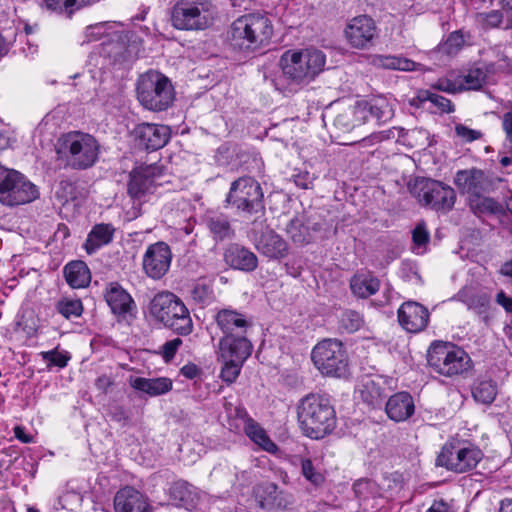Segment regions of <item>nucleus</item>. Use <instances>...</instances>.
<instances>
[{
	"label": "nucleus",
	"mask_w": 512,
	"mask_h": 512,
	"mask_svg": "<svg viewBox=\"0 0 512 512\" xmlns=\"http://www.w3.org/2000/svg\"><path fill=\"white\" fill-rule=\"evenodd\" d=\"M134 132L138 147L145 150H158L170 138V130L165 125L142 123L135 128Z\"/></svg>",
	"instance_id": "nucleus-21"
},
{
	"label": "nucleus",
	"mask_w": 512,
	"mask_h": 512,
	"mask_svg": "<svg viewBox=\"0 0 512 512\" xmlns=\"http://www.w3.org/2000/svg\"><path fill=\"white\" fill-rule=\"evenodd\" d=\"M254 246L263 256L279 260L287 256V242L274 230L268 227L263 230L260 235L257 234L256 228L252 229Z\"/></svg>",
	"instance_id": "nucleus-18"
},
{
	"label": "nucleus",
	"mask_w": 512,
	"mask_h": 512,
	"mask_svg": "<svg viewBox=\"0 0 512 512\" xmlns=\"http://www.w3.org/2000/svg\"><path fill=\"white\" fill-rule=\"evenodd\" d=\"M169 495L177 507H183L186 510L194 509L199 500L196 488L183 480L176 481L171 485Z\"/></svg>",
	"instance_id": "nucleus-28"
},
{
	"label": "nucleus",
	"mask_w": 512,
	"mask_h": 512,
	"mask_svg": "<svg viewBox=\"0 0 512 512\" xmlns=\"http://www.w3.org/2000/svg\"><path fill=\"white\" fill-rule=\"evenodd\" d=\"M216 9L210 0H179L171 11V24L183 31H201L213 24Z\"/></svg>",
	"instance_id": "nucleus-8"
},
{
	"label": "nucleus",
	"mask_w": 512,
	"mask_h": 512,
	"mask_svg": "<svg viewBox=\"0 0 512 512\" xmlns=\"http://www.w3.org/2000/svg\"><path fill=\"white\" fill-rule=\"evenodd\" d=\"M57 153L72 169L85 170L91 168L98 161L100 144L89 133L70 131L60 137Z\"/></svg>",
	"instance_id": "nucleus-5"
},
{
	"label": "nucleus",
	"mask_w": 512,
	"mask_h": 512,
	"mask_svg": "<svg viewBox=\"0 0 512 512\" xmlns=\"http://www.w3.org/2000/svg\"><path fill=\"white\" fill-rule=\"evenodd\" d=\"M114 509L115 512H152L146 497L129 486L116 493Z\"/></svg>",
	"instance_id": "nucleus-25"
},
{
	"label": "nucleus",
	"mask_w": 512,
	"mask_h": 512,
	"mask_svg": "<svg viewBox=\"0 0 512 512\" xmlns=\"http://www.w3.org/2000/svg\"><path fill=\"white\" fill-rule=\"evenodd\" d=\"M40 355L44 361L48 362V368L52 366L64 368L70 360L68 352H59L57 348L50 351H43Z\"/></svg>",
	"instance_id": "nucleus-48"
},
{
	"label": "nucleus",
	"mask_w": 512,
	"mask_h": 512,
	"mask_svg": "<svg viewBox=\"0 0 512 512\" xmlns=\"http://www.w3.org/2000/svg\"><path fill=\"white\" fill-rule=\"evenodd\" d=\"M301 473L307 481L315 486L324 482L323 475L316 469L310 458L301 459Z\"/></svg>",
	"instance_id": "nucleus-47"
},
{
	"label": "nucleus",
	"mask_w": 512,
	"mask_h": 512,
	"mask_svg": "<svg viewBox=\"0 0 512 512\" xmlns=\"http://www.w3.org/2000/svg\"><path fill=\"white\" fill-rule=\"evenodd\" d=\"M363 399L370 405H377L384 397V389L373 380L364 384Z\"/></svg>",
	"instance_id": "nucleus-46"
},
{
	"label": "nucleus",
	"mask_w": 512,
	"mask_h": 512,
	"mask_svg": "<svg viewBox=\"0 0 512 512\" xmlns=\"http://www.w3.org/2000/svg\"><path fill=\"white\" fill-rule=\"evenodd\" d=\"M180 338H174L165 342L161 347V354L165 362H170L176 355L178 348L182 345Z\"/></svg>",
	"instance_id": "nucleus-53"
},
{
	"label": "nucleus",
	"mask_w": 512,
	"mask_h": 512,
	"mask_svg": "<svg viewBox=\"0 0 512 512\" xmlns=\"http://www.w3.org/2000/svg\"><path fill=\"white\" fill-rule=\"evenodd\" d=\"M359 107L365 110V121L368 115L374 118L378 123H384L392 119L394 110L387 98L378 96L370 101L358 103Z\"/></svg>",
	"instance_id": "nucleus-32"
},
{
	"label": "nucleus",
	"mask_w": 512,
	"mask_h": 512,
	"mask_svg": "<svg viewBox=\"0 0 512 512\" xmlns=\"http://www.w3.org/2000/svg\"><path fill=\"white\" fill-rule=\"evenodd\" d=\"M364 324L362 315L355 310H346L340 317V327L347 333L358 331Z\"/></svg>",
	"instance_id": "nucleus-45"
},
{
	"label": "nucleus",
	"mask_w": 512,
	"mask_h": 512,
	"mask_svg": "<svg viewBox=\"0 0 512 512\" xmlns=\"http://www.w3.org/2000/svg\"><path fill=\"white\" fill-rule=\"evenodd\" d=\"M286 232L297 245H304L309 242V229L298 218L290 220L286 227Z\"/></svg>",
	"instance_id": "nucleus-43"
},
{
	"label": "nucleus",
	"mask_w": 512,
	"mask_h": 512,
	"mask_svg": "<svg viewBox=\"0 0 512 512\" xmlns=\"http://www.w3.org/2000/svg\"><path fill=\"white\" fill-rule=\"evenodd\" d=\"M502 127L506 134V140L509 142V150L512 152V112L503 115Z\"/></svg>",
	"instance_id": "nucleus-58"
},
{
	"label": "nucleus",
	"mask_w": 512,
	"mask_h": 512,
	"mask_svg": "<svg viewBox=\"0 0 512 512\" xmlns=\"http://www.w3.org/2000/svg\"><path fill=\"white\" fill-rule=\"evenodd\" d=\"M56 310L66 319L80 317L83 313V304L78 298L63 297L56 303Z\"/></svg>",
	"instance_id": "nucleus-41"
},
{
	"label": "nucleus",
	"mask_w": 512,
	"mask_h": 512,
	"mask_svg": "<svg viewBox=\"0 0 512 512\" xmlns=\"http://www.w3.org/2000/svg\"><path fill=\"white\" fill-rule=\"evenodd\" d=\"M63 273L67 284L73 289L85 288L91 282V272L87 264L81 260L67 263Z\"/></svg>",
	"instance_id": "nucleus-31"
},
{
	"label": "nucleus",
	"mask_w": 512,
	"mask_h": 512,
	"mask_svg": "<svg viewBox=\"0 0 512 512\" xmlns=\"http://www.w3.org/2000/svg\"><path fill=\"white\" fill-rule=\"evenodd\" d=\"M426 101L431 102L441 113H452L455 110L451 100L430 90L418 91L417 95L411 99L410 104L415 107H421Z\"/></svg>",
	"instance_id": "nucleus-35"
},
{
	"label": "nucleus",
	"mask_w": 512,
	"mask_h": 512,
	"mask_svg": "<svg viewBox=\"0 0 512 512\" xmlns=\"http://www.w3.org/2000/svg\"><path fill=\"white\" fill-rule=\"evenodd\" d=\"M113 385V380L108 375H101L95 380L96 388L106 394L108 389Z\"/></svg>",
	"instance_id": "nucleus-59"
},
{
	"label": "nucleus",
	"mask_w": 512,
	"mask_h": 512,
	"mask_svg": "<svg viewBox=\"0 0 512 512\" xmlns=\"http://www.w3.org/2000/svg\"><path fill=\"white\" fill-rule=\"evenodd\" d=\"M365 123V110L359 104L347 106L336 113L330 124L333 137L340 139L342 135L350 133L354 128Z\"/></svg>",
	"instance_id": "nucleus-20"
},
{
	"label": "nucleus",
	"mask_w": 512,
	"mask_h": 512,
	"mask_svg": "<svg viewBox=\"0 0 512 512\" xmlns=\"http://www.w3.org/2000/svg\"><path fill=\"white\" fill-rule=\"evenodd\" d=\"M110 416L113 421L126 424L130 420L129 413L121 405L113 406L110 410Z\"/></svg>",
	"instance_id": "nucleus-57"
},
{
	"label": "nucleus",
	"mask_w": 512,
	"mask_h": 512,
	"mask_svg": "<svg viewBox=\"0 0 512 512\" xmlns=\"http://www.w3.org/2000/svg\"><path fill=\"white\" fill-rule=\"evenodd\" d=\"M409 190L421 206L437 213L447 214L456 202V192L451 186L431 178H415Z\"/></svg>",
	"instance_id": "nucleus-9"
},
{
	"label": "nucleus",
	"mask_w": 512,
	"mask_h": 512,
	"mask_svg": "<svg viewBox=\"0 0 512 512\" xmlns=\"http://www.w3.org/2000/svg\"><path fill=\"white\" fill-rule=\"evenodd\" d=\"M378 64L391 70L414 71L416 63L408 58L392 55H382L378 57Z\"/></svg>",
	"instance_id": "nucleus-40"
},
{
	"label": "nucleus",
	"mask_w": 512,
	"mask_h": 512,
	"mask_svg": "<svg viewBox=\"0 0 512 512\" xmlns=\"http://www.w3.org/2000/svg\"><path fill=\"white\" fill-rule=\"evenodd\" d=\"M455 132L458 137L466 142H472L482 137V132L471 129L463 124H457L455 126Z\"/></svg>",
	"instance_id": "nucleus-55"
},
{
	"label": "nucleus",
	"mask_w": 512,
	"mask_h": 512,
	"mask_svg": "<svg viewBox=\"0 0 512 512\" xmlns=\"http://www.w3.org/2000/svg\"><path fill=\"white\" fill-rule=\"evenodd\" d=\"M181 374L188 379H193L199 375V369L195 364H186L181 368Z\"/></svg>",
	"instance_id": "nucleus-64"
},
{
	"label": "nucleus",
	"mask_w": 512,
	"mask_h": 512,
	"mask_svg": "<svg viewBox=\"0 0 512 512\" xmlns=\"http://www.w3.org/2000/svg\"><path fill=\"white\" fill-rule=\"evenodd\" d=\"M13 430H14L15 437L22 443L28 444V443L34 442L33 436L27 434L25 432L24 427L15 426Z\"/></svg>",
	"instance_id": "nucleus-63"
},
{
	"label": "nucleus",
	"mask_w": 512,
	"mask_h": 512,
	"mask_svg": "<svg viewBox=\"0 0 512 512\" xmlns=\"http://www.w3.org/2000/svg\"><path fill=\"white\" fill-rule=\"evenodd\" d=\"M469 207L476 215H504L506 212L500 202L492 197H486L484 194L471 198Z\"/></svg>",
	"instance_id": "nucleus-34"
},
{
	"label": "nucleus",
	"mask_w": 512,
	"mask_h": 512,
	"mask_svg": "<svg viewBox=\"0 0 512 512\" xmlns=\"http://www.w3.org/2000/svg\"><path fill=\"white\" fill-rule=\"evenodd\" d=\"M243 428L246 435L265 451L274 453L277 450V445L268 437L265 430L255 420L249 421Z\"/></svg>",
	"instance_id": "nucleus-36"
},
{
	"label": "nucleus",
	"mask_w": 512,
	"mask_h": 512,
	"mask_svg": "<svg viewBox=\"0 0 512 512\" xmlns=\"http://www.w3.org/2000/svg\"><path fill=\"white\" fill-rule=\"evenodd\" d=\"M300 429L306 437L322 439L336 427V413L329 399L319 394H308L297 406Z\"/></svg>",
	"instance_id": "nucleus-3"
},
{
	"label": "nucleus",
	"mask_w": 512,
	"mask_h": 512,
	"mask_svg": "<svg viewBox=\"0 0 512 512\" xmlns=\"http://www.w3.org/2000/svg\"><path fill=\"white\" fill-rule=\"evenodd\" d=\"M352 293L359 298H368L379 291L380 281L370 273H359L350 280Z\"/></svg>",
	"instance_id": "nucleus-33"
},
{
	"label": "nucleus",
	"mask_w": 512,
	"mask_h": 512,
	"mask_svg": "<svg viewBox=\"0 0 512 512\" xmlns=\"http://www.w3.org/2000/svg\"><path fill=\"white\" fill-rule=\"evenodd\" d=\"M220 362L223 364L220 373L222 380L228 384L235 382L244 363H238L235 360Z\"/></svg>",
	"instance_id": "nucleus-49"
},
{
	"label": "nucleus",
	"mask_w": 512,
	"mask_h": 512,
	"mask_svg": "<svg viewBox=\"0 0 512 512\" xmlns=\"http://www.w3.org/2000/svg\"><path fill=\"white\" fill-rule=\"evenodd\" d=\"M136 92L141 105L151 111L166 110L175 97L174 87L169 78L152 70L139 77Z\"/></svg>",
	"instance_id": "nucleus-7"
},
{
	"label": "nucleus",
	"mask_w": 512,
	"mask_h": 512,
	"mask_svg": "<svg viewBox=\"0 0 512 512\" xmlns=\"http://www.w3.org/2000/svg\"><path fill=\"white\" fill-rule=\"evenodd\" d=\"M432 88L439 90V91L452 93V94L461 92V86L459 84L458 76L454 80L447 79V78L438 79L432 85Z\"/></svg>",
	"instance_id": "nucleus-52"
},
{
	"label": "nucleus",
	"mask_w": 512,
	"mask_h": 512,
	"mask_svg": "<svg viewBox=\"0 0 512 512\" xmlns=\"http://www.w3.org/2000/svg\"><path fill=\"white\" fill-rule=\"evenodd\" d=\"M464 44V37L460 31H454L449 34L443 44V49L448 54L457 52Z\"/></svg>",
	"instance_id": "nucleus-51"
},
{
	"label": "nucleus",
	"mask_w": 512,
	"mask_h": 512,
	"mask_svg": "<svg viewBox=\"0 0 512 512\" xmlns=\"http://www.w3.org/2000/svg\"><path fill=\"white\" fill-rule=\"evenodd\" d=\"M252 349V343L246 334L222 336L216 350L217 360L244 363L251 355Z\"/></svg>",
	"instance_id": "nucleus-17"
},
{
	"label": "nucleus",
	"mask_w": 512,
	"mask_h": 512,
	"mask_svg": "<svg viewBox=\"0 0 512 512\" xmlns=\"http://www.w3.org/2000/svg\"><path fill=\"white\" fill-rule=\"evenodd\" d=\"M149 312L157 322L178 335L187 336L193 331V322L188 308L172 292L157 293L150 301Z\"/></svg>",
	"instance_id": "nucleus-4"
},
{
	"label": "nucleus",
	"mask_w": 512,
	"mask_h": 512,
	"mask_svg": "<svg viewBox=\"0 0 512 512\" xmlns=\"http://www.w3.org/2000/svg\"><path fill=\"white\" fill-rule=\"evenodd\" d=\"M273 36V24L262 13H248L234 20L228 31V41L235 51L250 55L266 48Z\"/></svg>",
	"instance_id": "nucleus-2"
},
{
	"label": "nucleus",
	"mask_w": 512,
	"mask_h": 512,
	"mask_svg": "<svg viewBox=\"0 0 512 512\" xmlns=\"http://www.w3.org/2000/svg\"><path fill=\"white\" fill-rule=\"evenodd\" d=\"M225 204L235 209L239 215L252 216L260 213L263 216L265 213L262 187L249 176L239 177L231 183Z\"/></svg>",
	"instance_id": "nucleus-10"
},
{
	"label": "nucleus",
	"mask_w": 512,
	"mask_h": 512,
	"mask_svg": "<svg viewBox=\"0 0 512 512\" xmlns=\"http://www.w3.org/2000/svg\"><path fill=\"white\" fill-rule=\"evenodd\" d=\"M129 383L135 390L144 392L152 397L163 395L172 389V381L166 377H130Z\"/></svg>",
	"instance_id": "nucleus-30"
},
{
	"label": "nucleus",
	"mask_w": 512,
	"mask_h": 512,
	"mask_svg": "<svg viewBox=\"0 0 512 512\" xmlns=\"http://www.w3.org/2000/svg\"><path fill=\"white\" fill-rule=\"evenodd\" d=\"M497 395V384L491 379L479 380L472 387V396L475 401L490 404Z\"/></svg>",
	"instance_id": "nucleus-38"
},
{
	"label": "nucleus",
	"mask_w": 512,
	"mask_h": 512,
	"mask_svg": "<svg viewBox=\"0 0 512 512\" xmlns=\"http://www.w3.org/2000/svg\"><path fill=\"white\" fill-rule=\"evenodd\" d=\"M466 304L469 309L487 319L491 309V295L487 292H477L468 297Z\"/></svg>",
	"instance_id": "nucleus-39"
},
{
	"label": "nucleus",
	"mask_w": 512,
	"mask_h": 512,
	"mask_svg": "<svg viewBox=\"0 0 512 512\" xmlns=\"http://www.w3.org/2000/svg\"><path fill=\"white\" fill-rule=\"evenodd\" d=\"M461 91L479 90L487 80V69L482 67H473L466 73L458 75Z\"/></svg>",
	"instance_id": "nucleus-37"
},
{
	"label": "nucleus",
	"mask_w": 512,
	"mask_h": 512,
	"mask_svg": "<svg viewBox=\"0 0 512 512\" xmlns=\"http://www.w3.org/2000/svg\"><path fill=\"white\" fill-rule=\"evenodd\" d=\"M311 358L324 375L341 377L348 371V356L343 343L337 339H324L312 350Z\"/></svg>",
	"instance_id": "nucleus-12"
},
{
	"label": "nucleus",
	"mask_w": 512,
	"mask_h": 512,
	"mask_svg": "<svg viewBox=\"0 0 512 512\" xmlns=\"http://www.w3.org/2000/svg\"><path fill=\"white\" fill-rule=\"evenodd\" d=\"M500 6L505 22L503 29H512V0H500Z\"/></svg>",
	"instance_id": "nucleus-56"
},
{
	"label": "nucleus",
	"mask_w": 512,
	"mask_h": 512,
	"mask_svg": "<svg viewBox=\"0 0 512 512\" xmlns=\"http://www.w3.org/2000/svg\"><path fill=\"white\" fill-rule=\"evenodd\" d=\"M426 512H454L452 506L443 499L433 501Z\"/></svg>",
	"instance_id": "nucleus-60"
},
{
	"label": "nucleus",
	"mask_w": 512,
	"mask_h": 512,
	"mask_svg": "<svg viewBox=\"0 0 512 512\" xmlns=\"http://www.w3.org/2000/svg\"><path fill=\"white\" fill-rule=\"evenodd\" d=\"M344 32L348 43L353 48L362 50L373 45L378 30L375 21L370 16L359 15L349 21Z\"/></svg>",
	"instance_id": "nucleus-16"
},
{
	"label": "nucleus",
	"mask_w": 512,
	"mask_h": 512,
	"mask_svg": "<svg viewBox=\"0 0 512 512\" xmlns=\"http://www.w3.org/2000/svg\"><path fill=\"white\" fill-rule=\"evenodd\" d=\"M454 184L461 194L468 196V201L480 194L490 193L495 188L493 180L478 168L457 171Z\"/></svg>",
	"instance_id": "nucleus-14"
},
{
	"label": "nucleus",
	"mask_w": 512,
	"mask_h": 512,
	"mask_svg": "<svg viewBox=\"0 0 512 512\" xmlns=\"http://www.w3.org/2000/svg\"><path fill=\"white\" fill-rule=\"evenodd\" d=\"M223 260L231 269L245 273L253 272L258 267L256 254L238 243H231L224 249Z\"/></svg>",
	"instance_id": "nucleus-23"
},
{
	"label": "nucleus",
	"mask_w": 512,
	"mask_h": 512,
	"mask_svg": "<svg viewBox=\"0 0 512 512\" xmlns=\"http://www.w3.org/2000/svg\"><path fill=\"white\" fill-rule=\"evenodd\" d=\"M385 410L391 420L405 421L414 414L413 397L408 392H398L388 399Z\"/></svg>",
	"instance_id": "nucleus-26"
},
{
	"label": "nucleus",
	"mask_w": 512,
	"mask_h": 512,
	"mask_svg": "<svg viewBox=\"0 0 512 512\" xmlns=\"http://www.w3.org/2000/svg\"><path fill=\"white\" fill-rule=\"evenodd\" d=\"M294 183L296 186L302 188V189H308L310 188L312 181L310 179L308 172L298 173L293 176Z\"/></svg>",
	"instance_id": "nucleus-61"
},
{
	"label": "nucleus",
	"mask_w": 512,
	"mask_h": 512,
	"mask_svg": "<svg viewBox=\"0 0 512 512\" xmlns=\"http://www.w3.org/2000/svg\"><path fill=\"white\" fill-rule=\"evenodd\" d=\"M475 21L483 29H495L505 25L504 15L501 10H491L489 12H480L475 15Z\"/></svg>",
	"instance_id": "nucleus-42"
},
{
	"label": "nucleus",
	"mask_w": 512,
	"mask_h": 512,
	"mask_svg": "<svg viewBox=\"0 0 512 512\" xmlns=\"http://www.w3.org/2000/svg\"><path fill=\"white\" fill-rule=\"evenodd\" d=\"M115 228L109 223H100L92 227L84 243V249L91 255L99 248L109 244L114 237Z\"/></svg>",
	"instance_id": "nucleus-29"
},
{
	"label": "nucleus",
	"mask_w": 512,
	"mask_h": 512,
	"mask_svg": "<svg viewBox=\"0 0 512 512\" xmlns=\"http://www.w3.org/2000/svg\"><path fill=\"white\" fill-rule=\"evenodd\" d=\"M427 363L436 373L454 377L468 372L473 362L469 354L450 342L434 341L427 350Z\"/></svg>",
	"instance_id": "nucleus-6"
},
{
	"label": "nucleus",
	"mask_w": 512,
	"mask_h": 512,
	"mask_svg": "<svg viewBox=\"0 0 512 512\" xmlns=\"http://www.w3.org/2000/svg\"><path fill=\"white\" fill-rule=\"evenodd\" d=\"M325 63L326 56L321 50H287L280 58L282 74L273 79V84L281 92L292 91L314 80L323 71Z\"/></svg>",
	"instance_id": "nucleus-1"
},
{
	"label": "nucleus",
	"mask_w": 512,
	"mask_h": 512,
	"mask_svg": "<svg viewBox=\"0 0 512 512\" xmlns=\"http://www.w3.org/2000/svg\"><path fill=\"white\" fill-rule=\"evenodd\" d=\"M214 318L223 336L247 334L248 328L251 327L246 316L233 309H221Z\"/></svg>",
	"instance_id": "nucleus-24"
},
{
	"label": "nucleus",
	"mask_w": 512,
	"mask_h": 512,
	"mask_svg": "<svg viewBox=\"0 0 512 512\" xmlns=\"http://www.w3.org/2000/svg\"><path fill=\"white\" fill-rule=\"evenodd\" d=\"M191 298L198 304H206L212 296V289L205 283H196L190 291Z\"/></svg>",
	"instance_id": "nucleus-50"
},
{
	"label": "nucleus",
	"mask_w": 512,
	"mask_h": 512,
	"mask_svg": "<svg viewBox=\"0 0 512 512\" xmlns=\"http://www.w3.org/2000/svg\"><path fill=\"white\" fill-rule=\"evenodd\" d=\"M104 298L112 313L119 318L126 319L136 309L132 296L118 282L107 285Z\"/></svg>",
	"instance_id": "nucleus-22"
},
{
	"label": "nucleus",
	"mask_w": 512,
	"mask_h": 512,
	"mask_svg": "<svg viewBox=\"0 0 512 512\" xmlns=\"http://www.w3.org/2000/svg\"><path fill=\"white\" fill-rule=\"evenodd\" d=\"M496 302L498 305L502 306L507 313H512V298L507 297L503 290L497 293Z\"/></svg>",
	"instance_id": "nucleus-62"
},
{
	"label": "nucleus",
	"mask_w": 512,
	"mask_h": 512,
	"mask_svg": "<svg viewBox=\"0 0 512 512\" xmlns=\"http://www.w3.org/2000/svg\"><path fill=\"white\" fill-rule=\"evenodd\" d=\"M172 252L165 242L149 245L143 255L142 266L145 274L154 280L161 279L169 271Z\"/></svg>",
	"instance_id": "nucleus-15"
},
{
	"label": "nucleus",
	"mask_w": 512,
	"mask_h": 512,
	"mask_svg": "<svg viewBox=\"0 0 512 512\" xmlns=\"http://www.w3.org/2000/svg\"><path fill=\"white\" fill-rule=\"evenodd\" d=\"M397 316L401 327L410 333L421 332L429 321L428 309L415 301L404 302L399 307Z\"/></svg>",
	"instance_id": "nucleus-19"
},
{
	"label": "nucleus",
	"mask_w": 512,
	"mask_h": 512,
	"mask_svg": "<svg viewBox=\"0 0 512 512\" xmlns=\"http://www.w3.org/2000/svg\"><path fill=\"white\" fill-rule=\"evenodd\" d=\"M403 128L400 127H392L387 130H383L377 133H372L368 137L363 138L360 141V144L363 147L374 145L375 143H379L383 140L396 139L398 140L403 135Z\"/></svg>",
	"instance_id": "nucleus-44"
},
{
	"label": "nucleus",
	"mask_w": 512,
	"mask_h": 512,
	"mask_svg": "<svg viewBox=\"0 0 512 512\" xmlns=\"http://www.w3.org/2000/svg\"><path fill=\"white\" fill-rule=\"evenodd\" d=\"M162 174L163 167L157 163L141 164L130 172L127 193L133 200V206L132 211H128L127 214L131 219L140 215L142 198L152 193L156 179Z\"/></svg>",
	"instance_id": "nucleus-13"
},
{
	"label": "nucleus",
	"mask_w": 512,
	"mask_h": 512,
	"mask_svg": "<svg viewBox=\"0 0 512 512\" xmlns=\"http://www.w3.org/2000/svg\"><path fill=\"white\" fill-rule=\"evenodd\" d=\"M482 458L483 453L476 445L453 440L442 447L436 464L455 473H465L474 469Z\"/></svg>",
	"instance_id": "nucleus-11"
},
{
	"label": "nucleus",
	"mask_w": 512,
	"mask_h": 512,
	"mask_svg": "<svg viewBox=\"0 0 512 512\" xmlns=\"http://www.w3.org/2000/svg\"><path fill=\"white\" fill-rule=\"evenodd\" d=\"M413 243L417 247H422L428 244L430 240V234L424 223H419L416 225L412 232Z\"/></svg>",
	"instance_id": "nucleus-54"
},
{
	"label": "nucleus",
	"mask_w": 512,
	"mask_h": 512,
	"mask_svg": "<svg viewBox=\"0 0 512 512\" xmlns=\"http://www.w3.org/2000/svg\"><path fill=\"white\" fill-rule=\"evenodd\" d=\"M203 221L212 238L217 242L229 240L235 236V230L232 227L230 218L224 213L207 212Z\"/></svg>",
	"instance_id": "nucleus-27"
}]
</instances>
